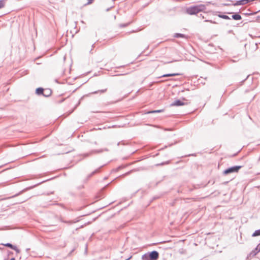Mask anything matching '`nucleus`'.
<instances>
[{
  "instance_id": "1",
  "label": "nucleus",
  "mask_w": 260,
  "mask_h": 260,
  "mask_svg": "<svg viewBox=\"0 0 260 260\" xmlns=\"http://www.w3.org/2000/svg\"><path fill=\"white\" fill-rule=\"evenodd\" d=\"M206 9L204 5L200 4L189 7L187 9L186 12L189 15H195L200 12H204Z\"/></svg>"
},
{
  "instance_id": "17",
  "label": "nucleus",
  "mask_w": 260,
  "mask_h": 260,
  "mask_svg": "<svg viewBox=\"0 0 260 260\" xmlns=\"http://www.w3.org/2000/svg\"><path fill=\"white\" fill-rule=\"evenodd\" d=\"M260 236V229L256 230L252 235V237Z\"/></svg>"
},
{
  "instance_id": "23",
  "label": "nucleus",
  "mask_w": 260,
  "mask_h": 260,
  "mask_svg": "<svg viewBox=\"0 0 260 260\" xmlns=\"http://www.w3.org/2000/svg\"><path fill=\"white\" fill-rule=\"evenodd\" d=\"M60 221L62 222H64V223H73V222L71 221H66V220H64L63 219H60Z\"/></svg>"
},
{
  "instance_id": "31",
  "label": "nucleus",
  "mask_w": 260,
  "mask_h": 260,
  "mask_svg": "<svg viewBox=\"0 0 260 260\" xmlns=\"http://www.w3.org/2000/svg\"><path fill=\"white\" fill-rule=\"evenodd\" d=\"M132 257V256L131 255V256H130L129 257H128L127 258H126L125 260H129Z\"/></svg>"
},
{
  "instance_id": "32",
  "label": "nucleus",
  "mask_w": 260,
  "mask_h": 260,
  "mask_svg": "<svg viewBox=\"0 0 260 260\" xmlns=\"http://www.w3.org/2000/svg\"><path fill=\"white\" fill-rule=\"evenodd\" d=\"M29 250H30V248H26V251L27 252H28V251H29Z\"/></svg>"
},
{
  "instance_id": "13",
  "label": "nucleus",
  "mask_w": 260,
  "mask_h": 260,
  "mask_svg": "<svg viewBox=\"0 0 260 260\" xmlns=\"http://www.w3.org/2000/svg\"><path fill=\"white\" fill-rule=\"evenodd\" d=\"M100 168L95 170L94 171H93L91 173H90L88 176V179L90 178L91 176H92L93 175H94L95 174L97 173H99V171H100Z\"/></svg>"
},
{
  "instance_id": "33",
  "label": "nucleus",
  "mask_w": 260,
  "mask_h": 260,
  "mask_svg": "<svg viewBox=\"0 0 260 260\" xmlns=\"http://www.w3.org/2000/svg\"><path fill=\"white\" fill-rule=\"evenodd\" d=\"M167 147H168L167 146H165L164 148H161V149H162V150L164 149L165 148H167Z\"/></svg>"
},
{
  "instance_id": "8",
  "label": "nucleus",
  "mask_w": 260,
  "mask_h": 260,
  "mask_svg": "<svg viewBox=\"0 0 260 260\" xmlns=\"http://www.w3.org/2000/svg\"><path fill=\"white\" fill-rule=\"evenodd\" d=\"M259 251L255 248L254 250H252V251L248 255L247 258H251V257H253L255 256Z\"/></svg>"
},
{
  "instance_id": "20",
  "label": "nucleus",
  "mask_w": 260,
  "mask_h": 260,
  "mask_svg": "<svg viewBox=\"0 0 260 260\" xmlns=\"http://www.w3.org/2000/svg\"><path fill=\"white\" fill-rule=\"evenodd\" d=\"M106 91H107V89H102V90L94 91L93 92V93L95 94V93H98L99 92L104 93V92H106Z\"/></svg>"
},
{
  "instance_id": "19",
  "label": "nucleus",
  "mask_w": 260,
  "mask_h": 260,
  "mask_svg": "<svg viewBox=\"0 0 260 260\" xmlns=\"http://www.w3.org/2000/svg\"><path fill=\"white\" fill-rule=\"evenodd\" d=\"M131 22H129L128 23H124V24H120L119 26L120 27H124L128 26L129 24H131Z\"/></svg>"
},
{
  "instance_id": "9",
  "label": "nucleus",
  "mask_w": 260,
  "mask_h": 260,
  "mask_svg": "<svg viewBox=\"0 0 260 260\" xmlns=\"http://www.w3.org/2000/svg\"><path fill=\"white\" fill-rule=\"evenodd\" d=\"M44 91V89L42 87L37 88L36 90V93L38 95H43Z\"/></svg>"
},
{
  "instance_id": "28",
  "label": "nucleus",
  "mask_w": 260,
  "mask_h": 260,
  "mask_svg": "<svg viewBox=\"0 0 260 260\" xmlns=\"http://www.w3.org/2000/svg\"><path fill=\"white\" fill-rule=\"evenodd\" d=\"M108 185H109V184H108L106 185H105V186H104V187L102 189L101 191H103V190H104V189H105V188L108 186Z\"/></svg>"
},
{
  "instance_id": "18",
  "label": "nucleus",
  "mask_w": 260,
  "mask_h": 260,
  "mask_svg": "<svg viewBox=\"0 0 260 260\" xmlns=\"http://www.w3.org/2000/svg\"><path fill=\"white\" fill-rule=\"evenodd\" d=\"M6 1V0H0V9L5 7Z\"/></svg>"
},
{
  "instance_id": "11",
  "label": "nucleus",
  "mask_w": 260,
  "mask_h": 260,
  "mask_svg": "<svg viewBox=\"0 0 260 260\" xmlns=\"http://www.w3.org/2000/svg\"><path fill=\"white\" fill-rule=\"evenodd\" d=\"M181 75L180 73H173V74H166L162 75L160 77H173L176 76H179Z\"/></svg>"
},
{
  "instance_id": "7",
  "label": "nucleus",
  "mask_w": 260,
  "mask_h": 260,
  "mask_svg": "<svg viewBox=\"0 0 260 260\" xmlns=\"http://www.w3.org/2000/svg\"><path fill=\"white\" fill-rule=\"evenodd\" d=\"M36 185H34L33 186H30L29 187H27L26 188H24V189L22 190L21 191H20L19 193L13 196L12 197H10V198H14L15 197H17L18 196H19V194H21L22 192L28 190V189H31L33 187H35Z\"/></svg>"
},
{
  "instance_id": "12",
  "label": "nucleus",
  "mask_w": 260,
  "mask_h": 260,
  "mask_svg": "<svg viewBox=\"0 0 260 260\" xmlns=\"http://www.w3.org/2000/svg\"><path fill=\"white\" fill-rule=\"evenodd\" d=\"M232 19L235 20H240L242 19V17L240 15H239L238 13H236L235 14H233L232 16Z\"/></svg>"
},
{
  "instance_id": "15",
  "label": "nucleus",
  "mask_w": 260,
  "mask_h": 260,
  "mask_svg": "<svg viewBox=\"0 0 260 260\" xmlns=\"http://www.w3.org/2000/svg\"><path fill=\"white\" fill-rule=\"evenodd\" d=\"M2 245H3V246L8 247L9 248H10L12 249H13L15 246V245H13V244H12L11 243H7L6 244H2Z\"/></svg>"
},
{
  "instance_id": "42",
  "label": "nucleus",
  "mask_w": 260,
  "mask_h": 260,
  "mask_svg": "<svg viewBox=\"0 0 260 260\" xmlns=\"http://www.w3.org/2000/svg\"><path fill=\"white\" fill-rule=\"evenodd\" d=\"M39 184H40V183H38V185H39ZM36 185V186L37 185H37Z\"/></svg>"
},
{
  "instance_id": "37",
  "label": "nucleus",
  "mask_w": 260,
  "mask_h": 260,
  "mask_svg": "<svg viewBox=\"0 0 260 260\" xmlns=\"http://www.w3.org/2000/svg\"><path fill=\"white\" fill-rule=\"evenodd\" d=\"M94 144H95V145H96V144H97L96 142H94Z\"/></svg>"
},
{
  "instance_id": "36",
  "label": "nucleus",
  "mask_w": 260,
  "mask_h": 260,
  "mask_svg": "<svg viewBox=\"0 0 260 260\" xmlns=\"http://www.w3.org/2000/svg\"><path fill=\"white\" fill-rule=\"evenodd\" d=\"M201 17H202L203 18H204V17L203 16H202V14H201Z\"/></svg>"
},
{
  "instance_id": "21",
  "label": "nucleus",
  "mask_w": 260,
  "mask_h": 260,
  "mask_svg": "<svg viewBox=\"0 0 260 260\" xmlns=\"http://www.w3.org/2000/svg\"><path fill=\"white\" fill-rule=\"evenodd\" d=\"M13 250H15L17 253L20 252V250L17 248L16 246H15Z\"/></svg>"
},
{
  "instance_id": "16",
  "label": "nucleus",
  "mask_w": 260,
  "mask_h": 260,
  "mask_svg": "<svg viewBox=\"0 0 260 260\" xmlns=\"http://www.w3.org/2000/svg\"><path fill=\"white\" fill-rule=\"evenodd\" d=\"M164 111V110H153V111H149L147 112V114L150 113H160Z\"/></svg>"
},
{
  "instance_id": "35",
  "label": "nucleus",
  "mask_w": 260,
  "mask_h": 260,
  "mask_svg": "<svg viewBox=\"0 0 260 260\" xmlns=\"http://www.w3.org/2000/svg\"><path fill=\"white\" fill-rule=\"evenodd\" d=\"M173 145V143H172V144H170V145H169V146H170H170H172Z\"/></svg>"
},
{
  "instance_id": "3",
  "label": "nucleus",
  "mask_w": 260,
  "mask_h": 260,
  "mask_svg": "<svg viewBox=\"0 0 260 260\" xmlns=\"http://www.w3.org/2000/svg\"><path fill=\"white\" fill-rule=\"evenodd\" d=\"M148 253L151 260H157L159 257V253L157 251L153 250Z\"/></svg>"
},
{
  "instance_id": "5",
  "label": "nucleus",
  "mask_w": 260,
  "mask_h": 260,
  "mask_svg": "<svg viewBox=\"0 0 260 260\" xmlns=\"http://www.w3.org/2000/svg\"><path fill=\"white\" fill-rule=\"evenodd\" d=\"M185 104V103L183 102L180 100H177L175 101L174 102H173L171 104V106H181L184 105Z\"/></svg>"
},
{
  "instance_id": "38",
  "label": "nucleus",
  "mask_w": 260,
  "mask_h": 260,
  "mask_svg": "<svg viewBox=\"0 0 260 260\" xmlns=\"http://www.w3.org/2000/svg\"><path fill=\"white\" fill-rule=\"evenodd\" d=\"M249 75H248V76H247V78H246L245 80H246L247 78H248L249 77Z\"/></svg>"
},
{
  "instance_id": "10",
  "label": "nucleus",
  "mask_w": 260,
  "mask_h": 260,
  "mask_svg": "<svg viewBox=\"0 0 260 260\" xmlns=\"http://www.w3.org/2000/svg\"><path fill=\"white\" fill-rule=\"evenodd\" d=\"M104 151H108L109 150L107 148L102 149H100V150H94L91 151L90 153L92 154V153H102Z\"/></svg>"
},
{
  "instance_id": "6",
  "label": "nucleus",
  "mask_w": 260,
  "mask_h": 260,
  "mask_svg": "<svg viewBox=\"0 0 260 260\" xmlns=\"http://www.w3.org/2000/svg\"><path fill=\"white\" fill-rule=\"evenodd\" d=\"M52 94V90L50 89L47 88L44 89V91L43 93V96L45 97H49Z\"/></svg>"
},
{
  "instance_id": "14",
  "label": "nucleus",
  "mask_w": 260,
  "mask_h": 260,
  "mask_svg": "<svg viewBox=\"0 0 260 260\" xmlns=\"http://www.w3.org/2000/svg\"><path fill=\"white\" fill-rule=\"evenodd\" d=\"M175 38H185V36L184 34L180 33H176L174 35Z\"/></svg>"
},
{
  "instance_id": "26",
  "label": "nucleus",
  "mask_w": 260,
  "mask_h": 260,
  "mask_svg": "<svg viewBox=\"0 0 260 260\" xmlns=\"http://www.w3.org/2000/svg\"><path fill=\"white\" fill-rule=\"evenodd\" d=\"M135 170H132L131 171H129L128 172H127V173H126L124 175H128L129 174H130L132 172H133V171H135Z\"/></svg>"
},
{
  "instance_id": "30",
  "label": "nucleus",
  "mask_w": 260,
  "mask_h": 260,
  "mask_svg": "<svg viewBox=\"0 0 260 260\" xmlns=\"http://www.w3.org/2000/svg\"><path fill=\"white\" fill-rule=\"evenodd\" d=\"M88 4H91L93 0H88Z\"/></svg>"
},
{
  "instance_id": "41",
  "label": "nucleus",
  "mask_w": 260,
  "mask_h": 260,
  "mask_svg": "<svg viewBox=\"0 0 260 260\" xmlns=\"http://www.w3.org/2000/svg\"><path fill=\"white\" fill-rule=\"evenodd\" d=\"M250 15V14L246 13V15Z\"/></svg>"
},
{
  "instance_id": "27",
  "label": "nucleus",
  "mask_w": 260,
  "mask_h": 260,
  "mask_svg": "<svg viewBox=\"0 0 260 260\" xmlns=\"http://www.w3.org/2000/svg\"><path fill=\"white\" fill-rule=\"evenodd\" d=\"M255 248L259 252L260 251V243L258 244Z\"/></svg>"
},
{
  "instance_id": "25",
  "label": "nucleus",
  "mask_w": 260,
  "mask_h": 260,
  "mask_svg": "<svg viewBox=\"0 0 260 260\" xmlns=\"http://www.w3.org/2000/svg\"><path fill=\"white\" fill-rule=\"evenodd\" d=\"M31 198V197H29V198H25L24 199H23V200H22L20 201L19 202V203H23V202H25L26 201H27L28 199H29V198Z\"/></svg>"
},
{
  "instance_id": "2",
  "label": "nucleus",
  "mask_w": 260,
  "mask_h": 260,
  "mask_svg": "<svg viewBox=\"0 0 260 260\" xmlns=\"http://www.w3.org/2000/svg\"><path fill=\"white\" fill-rule=\"evenodd\" d=\"M241 168V166H233L223 171V174L224 175H227L233 173H237Z\"/></svg>"
},
{
  "instance_id": "24",
  "label": "nucleus",
  "mask_w": 260,
  "mask_h": 260,
  "mask_svg": "<svg viewBox=\"0 0 260 260\" xmlns=\"http://www.w3.org/2000/svg\"><path fill=\"white\" fill-rule=\"evenodd\" d=\"M170 162V161L169 160V161H167L166 162H163L161 163L160 164H159V165H167V164H169Z\"/></svg>"
},
{
  "instance_id": "43",
  "label": "nucleus",
  "mask_w": 260,
  "mask_h": 260,
  "mask_svg": "<svg viewBox=\"0 0 260 260\" xmlns=\"http://www.w3.org/2000/svg\"><path fill=\"white\" fill-rule=\"evenodd\" d=\"M0 249H2V248H1V247H0Z\"/></svg>"
},
{
  "instance_id": "34",
  "label": "nucleus",
  "mask_w": 260,
  "mask_h": 260,
  "mask_svg": "<svg viewBox=\"0 0 260 260\" xmlns=\"http://www.w3.org/2000/svg\"><path fill=\"white\" fill-rule=\"evenodd\" d=\"M10 260H15V258L14 257H12Z\"/></svg>"
},
{
  "instance_id": "22",
  "label": "nucleus",
  "mask_w": 260,
  "mask_h": 260,
  "mask_svg": "<svg viewBox=\"0 0 260 260\" xmlns=\"http://www.w3.org/2000/svg\"><path fill=\"white\" fill-rule=\"evenodd\" d=\"M205 22H210V23H213V24H216L217 23L215 21H212L211 20H207H207H205Z\"/></svg>"
},
{
  "instance_id": "4",
  "label": "nucleus",
  "mask_w": 260,
  "mask_h": 260,
  "mask_svg": "<svg viewBox=\"0 0 260 260\" xmlns=\"http://www.w3.org/2000/svg\"><path fill=\"white\" fill-rule=\"evenodd\" d=\"M212 12L213 15H217L219 18H222V19H231V18L229 17L228 15H224V14H217V13H219L218 12H214V11H213V12Z\"/></svg>"
},
{
  "instance_id": "29",
  "label": "nucleus",
  "mask_w": 260,
  "mask_h": 260,
  "mask_svg": "<svg viewBox=\"0 0 260 260\" xmlns=\"http://www.w3.org/2000/svg\"><path fill=\"white\" fill-rule=\"evenodd\" d=\"M196 156L195 154H190L187 155H185V156Z\"/></svg>"
},
{
  "instance_id": "39",
  "label": "nucleus",
  "mask_w": 260,
  "mask_h": 260,
  "mask_svg": "<svg viewBox=\"0 0 260 260\" xmlns=\"http://www.w3.org/2000/svg\"><path fill=\"white\" fill-rule=\"evenodd\" d=\"M94 44H92V48H93V47H94Z\"/></svg>"
},
{
  "instance_id": "40",
  "label": "nucleus",
  "mask_w": 260,
  "mask_h": 260,
  "mask_svg": "<svg viewBox=\"0 0 260 260\" xmlns=\"http://www.w3.org/2000/svg\"><path fill=\"white\" fill-rule=\"evenodd\" d=\"M100 198H103V196H100Z\"/></svg>"
}]
</instances>
